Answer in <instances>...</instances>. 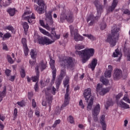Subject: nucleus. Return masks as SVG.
I'll return each instance as SVG.
<instances>
[{"mask_svg": "<svg viewBox=\"0 0 130 130\" xmlns=\"http://www.w3.org/2000/svg\"><path fill=\"white\" fill-rule=\"evenodd\" d=\"M93 102L94 98L93 96H91L89 100V102L88 103L87 107V110H88V111H89V110H91V109H92V106H93Z\"/></svg>", "mask_w": 130, "mask_h": 130, "instance_id": "24", "label": "nucleus"}, {"mask_svg": "<svg viewBox=\"0 0 130 130\" xmlns=\"http://www.w3.org/2000/svg\"><path fill=\"white\" fill-rule=\"evenodd\" d=\"M68 23L74 22V15L69 12H62L60 15V23H63L65 21Z\"/></svg>", "mask_w": 130, "mask_h": 130, "instance_id": "5", "label": "nucleus"}, {"mask_svg": "<svg viewBox=\"0 0 130 130\" xmlns=\"http://www.w3.org/2000/svg\"><path fill=\"white\" fill-rule=\"evenodd\" d=\"M46 101H43L42 105L43 106H46L48 104L49 109L51 108V103H52V101L51 100V96L47 95L46 96Z\"/></svg>", "mask_w": 130, "mask_h": 130, "instance_id": "16", "label": "nucleus"}, {"mask_svg": "<svg viewBox=\"0 0 130 130\" xmlns=\"http://www.w3.org/2000/svg\"><path fill=\"white\" fill-rule=\"evenodd\" d=\"M100 123L102 125L103 130H106L107 127V125L106 124V122L105 121V115H103L101 116V119L100 120Z\"/></svg>", "mask_w": 130, "mask_h": 130, "instance_id": "18", "label": "nucleus"}, {"mask_svg": "<svg viewBox=\"0 0 130 130\" xmlns=\"http://www.w3.org/2000/svg\"><path fill=\"white\" fill-rule=\"evenodd\" d=\"M83 36H85V37H87L88 39L92 40V41L95 39V37L93 36L92 35L83 34Z\"/></svg>", "mask_w": 130, "mask_h": 130, "instance_id": "41", "label": "nucleus"}, {"mask_svg": "<svg viewBox=\"0 0 130 130\" xmlns=\"http://www.w3.org/2000/svg\"><path fill=\"white\" fill-rule=\"evenodd\" d=\"M70 29L71 36H72V35H74V26H73V25H71L70 26Z\"/></svg>", "mask_w": 130, "mask_h": 130, "instance_id": "57", "label": "nucleus"}, {"mask_svg": "<svg viewBox=\"0 0 130 130\" xmlns=\"http://www.w3.org/2000/svg\"><path fill=\"white\" fill-rule=\"evenodd\" d=\"M52 12L51 11H48L45 14V20L47 21V23H48L50 25V26H52V25H53V19H52Z\"/></svg>", "mask_w": 130, "mask_h": 130, "instance_id": "11", "label": "nucleus"}, {"mask_svg": "<svg viewBox=\"0 0 130 130\" xmlns=\"http://www.w3.org/2000/svg\"><path fill=\"white\" fill-rule=\"evenodd\" d=\"M55 63V61L52 59H51L50 60V65L51 69L52 70V79L51 81L52 84L54 83V82H55V78H56V69L55 68V66H54Z\"/></svg>", "mask_w": 130, "mask_h": 130, "instance_id": "8", "label": "nucleus"}, {"mask_svg": "<svg viewBox=\"0 0 130 130\" xmlns=\"http://www.w3.org/2000/svg\"><path fill=\"white\" fill-rule=\"evenodd\" d=\"M30 56L32 59H35L36 58V56H37V53L34 50H31L30 53Z\"/></svg>", "mask_w": 130, "mask_h": 130, "instance_id": "34", "label": "nucleus"}, {"mask_svg": "<svg viewBox=\"0 0 130 130\" xmlns=\"http://www.w3.org/2000/svg\"><path fill=\"white\" fill-rule=\"evenodd\" d=\"M59 63L61 67L63 68L61 70L59 78L63 79L66 77V67L68 69L73 68V58L71 57H66L63 58H59Z\"/></svg>", "mask_w": 130, "mask_h": 130, "instance_id": "2", "label": "nucleus"}, {"mask_svg": "<svg viewBox=\"0 0 130 130\" xmlns=\"http://www.w3.org/2000/svg\"><path fill=\"white\" fill-rule=\"evenodd\" d=\"M10 37H12V35H11L10 33L8 32L4 34L3 36V39H9V38H10Z\"/></svg>", "mask_w": 130, "mask_h": 130, "instance_id": "46", "label": "nucleus"}, {"mask_svg": "<svg viewBox=\"0 0 130 130\" xmlns=\"http://www.w3.org/2000/svg\"><path fill=\"white\" fill-rule=\"evenodd\" d=\"M6 30H9V31H11L13 33L14 32V27L12 26V25H9L8 26L5 27Z\"/></svg>", "mask_w": 130, "mask_h": 130, "instance_id": "47", "label": "nucleus"}, {"mask_svg": "<svg viewBox=\"0 0 130 130\" xmlns=\"http://www.w3.org/2000/svg\"><path fill=\"white\" fill-rule=\"evenodd\" d=\"M123 100L124 101H125V102H126V103H129V104H130V100L129 98H128V95H127V93H126L124 97L123 98Z\"/></svg>", "mask_w": 130, "mask_h": 130, "instance_id": "40", "label": "nucleus"}, {"mask_svg": "<svg viewBox=\"0 0 130 130\" xmlns=\"http://www.w3.org/2000/svg\"><path fill=\"white\" fill-rule=\"evenodd\" d=\"M69 83H70V77L69 76H66L65 80L63 81V85L64 88L67 87L68 85H69Z\"/></svg>", "mask_w": 130, "mask_h": 130, "instance_id": "37", "label": "nucleus"}, {"mask_svg": "<svg viewBox=\"0 0 130 130\" xmlns=\"http://www.w3.org/2000/svg\"><path fill=\"white\" fill-rule=\"evenodd\" d=\"M4 128H5V125L2 121H0V130H4Z\"/></svg>", "mask_w": 130, "mask_h": 130, "instance_id": "61", "label": "nucleus"}, {"mask_svg": "<svg viewBox=\"0 0 130 130\" xmlns=\"http://www.w3.org/2000/svg\"><path fill=\"white\" fill-rule=\"evenodd\" d=\"M34 88L36 92L38 91V89H39L38 82H36Z\"/></svg>", "mask_w": 130, "mask_h": 130, "instance_id": "62", "label": "nucleus"}, {"mask_svg": "<svg viewBox=\"0 0 130 130\" xmlns=\"http://www.w3.org/2000/svg\"><path fill=\"white\" fill-rule=\"evenodd\" d=\"M37 67H39V70L40 69L41 72H42L43 70H45L46 69V64L44 63L43 61H41L39 65H38Z\"/></svg>", "mask_w": 130, "mask_h": 130, "instance_id": "27", "label": "nucleus"}, {"mask_svg": "<svg viewBox=\"0 0 130 130\" xmlns=\"http://www.w3.org/2000/svg\"><path fill=\"white\" fill-rule=\"evenodd\" d=\"M107 71H108V72H110L111 73H112V71H113V67H112L111 65L108 66V70Z\"/></svg>", "mask_w": 130, "mask_h": 130, "instance_id": "56", "label": "nucleus"}, {"mask_svg": "<svg viewBox=\"0 0 130 130\" xmlns=\"http://www.w3.org/2000/svg\"><path fill=\"white\" fill-rule=\"evenodd\" d=\"M84 48H85V45L78 44L75 46V49L77 50H81V49H84Z\"/></svg>", "mask_w": 130, "mask_h": 130, "instance_id": "35", "label": "nucleus"}, {"mask_svg": "<svg viewBox=\"0 0 130 130\" xmlns=\"http://www.w3.org/2000/svg\"><path fill=\"white\" fill-rule=\"evenodd\" d=\"M60 122H61V121L60 120V119H58V120H56L54 121V124L52 125V127H56L58 124H59Z\"/></svg>", "mask_w": 130, "mask_h": 130, "instance_id": "42", "label": "nucleus"}, {"mask_svg": "<svg viewBox=\"0 0 130 130\" xmlns=\"http://www.w3.org/2000/svg\"><path fill=\"white\" fill-rule=\"evenodd\" d=\"M32 106L33 108H36V106H37V104L35 102V99L32 100Z\"/></svg>", "mask_w": 130, "mask_h": 130, "instance_id": "54", "label": "nucleus"}, {"mask_svg": "<svg viewBox=\"0 0 130 130\" xmlns=\"http://www.w3.org/2000/svg\"><path fill=\"white\" fill-rule=\"evenodd\" d=\"M0 119H1V120H2V121H5V119H6V117L0 114Z\"/></svg>", "mask_w": 130, "mask_h": 130, "instance_id": "64", "label": "nucleus"}, {"mask_svg": "<svg viewBox=\"0 0 130 130\" xmlns=\"http://www.w3.org/2000/svg\"><path fill=\"white\" fill-rule=\"evenodd\" d=\"M121 97H122V93H120L116 96V100H119V99H120V98H121Z\"/></svg>", "mask_w": 130, "mask_h": 130, "instance_id": "58", "label": "nucleus"}, {"mask_svg": "<svg viewBox=\"0 0 130 130\" xmlns=\"http://www.w3.org/2000/svg\"><path fill=\"white\" fill-rule=\"evenodd\" d=\"M24 47V53L25 56H27L28 55V53L29 52V49L28 48V46H26Z\"/></svg>", "mask_w": 130, "mask_h": 130, "instance_id": "45", "label": "nucleus"}, {"mask_svg": "<svg viewBox=\"0 0 130 130\" xmlns=\"http://www.w3.org/2000/svg\"><path fill=\"white\" fill-rule=\"evenodd\" d=\"M11 70H9V69H6L5 71V74L6 75V76H7V77H10V75L11 74Z\"/></svg>", "mask_w": 130, "mask_h": 130, "instance_id": "55", "label": "nucleus"}, {"mask_svg": "<svg viewBox=\"0 0 130 130\" xmlns=\"http://www.w3.org/2000/svg\"><path fill=\"white\" fill-rule=\"evenodd\" d=\"M110 89L109 88H103L102 85H100V83H98L96 86V92L99 93L100 95L102 96H104L105 94L108 93Z\"/></svg>", "mask_w": 130, "mask_h": 130, "instance_id": "9", "label": "nucleus"}, {"mask_svg": "<svg viewBox=\"0 0 130 130\" xmlns=\"http://www.w3.org/2000/svg\"><path fill=\"white\" fill-rule=\"evenodd\" d=\"M119 31H120V28L117 27L116 25H114L112 27L111 34L108 35L106 42L109 43L112 47L115 46L116 43H117V41L119 40Z\"/></svg>", "mask_w": 130, "mask_h": 130, "instance_id": "1", "label": "nucleus"}, {"mask_svg": "<svg viewBox=\"0 0 130 130\" xmlns=\"http://www.w3.org/2000/svg\"><path fill=\"white\" fill-rule=\"evenodd\" d=\"M100 110H101V108L99 104H96L94 108L92 109V113L93 116V120L95 122L98 121V115L100 113Z\"/></svg>", "mask_w": 130, "mask_h": 130, "instance_id": "6", "label": "nucleus"}, {"mask_svg": "<svg viewBox=\"0 0 130 130\" xmlns=\"http://www.w3.org/2000/svg\"><path fill=\"white\" fill-rule=\"evenodd\" d=\"M61 82H62V78H60V77H58L56 80V88L57 91H58V89H59V86H60V84H61Z\"/></svg>", "mask_w": 130, "mask_h": 130, "instance_id": "28", "label": "nucleus"}, {"mask_svg": "<svg viewBox=\"0 0 130 130\" xmlns=\"http://www.w3.org/2000/svg\"><path fill=\"white\" fill-rule=\"evenodd\" d=\"M34 9L35 11H36V12H37L38 14H39L40 15L44 13V7L35 5Z\"/></svg>", "mask_w": 130, "mask_h": 130, "instance_id": "20", "label": "nucleus"}, {"mask_svg": "<svg viewBox=\"0 0 130 130\" xmlns=\"http://www.w3.org/2000/svg\"><path fill=\"white\" fill-rule=\"evenodd\" d=\"M36 4H37L39 7H45V3L43 0H37Z\"/></svg>", "mask_w": 130, "mask_h": 130, "instance_id": "30", "label": "nucleus"}, {"mask_svg": "<svg viewBox=\"0 0 130 130\" xmlns=\"http://www.w3.org/2000/svg\"><path fill=\"white\" fill-rule=\"evenodd\" d=\"M106 23L104 22H102L101 24V29L102 30H104L106 28Z\"/></svg>", "mask_w": 130, "mask_h": 130, "instance_id": "51", "label": "nucleus"}, {"mask_svg": "<svg viewBox=\"0 0 130 130\" xmlns=\"http://www.w3.org/2000/svg\"><path fill=\"white\" fill-rule=\"evenodd\" d=\"M123 14L125 15H130V11L128 9H125L123 12Z\"/></svg>", "mask_w": 130, "mask_h": 130, "instance_id": "60", "label": "nucleus"}, {"mask_svg": "<svg viewBox=\"0 0 130 130\" xmlns=\"http://www.w3.org/2000/svg\"><path fill=\"white\" fill-rule=\"evenodd\" d=\"M21 42H22V44H23V47H25V46H27V40L26 39V38H22V40H21Z\"/></svg>", "mask_w": 130, "mask_h": 130, "instance_id": "49", "label": "nucleus"}, {"mask_svg": "<svg viewBox=\"0 0 130 130\" xmlns=\"http://www.w3.org/2000/svg\"><path fill=\"white\" fill-rule=\"evenodd\" d=\"M34 39L35 43L38 42L39 44H42V45H50V44H52L55 41V40H51L47 37H41L37 34H35Z\"/></svg>", "mask_w": 130, "mask_h": 130, "instance_id": "4", "label": "nucleus"}, {"mask_svg": "<svg viewBox=\"0 0 130 130\" xmlns=\"http://www.w3.org/2000/svg\"><path fill=\"white\" fill-rule=\"evenodd\" d=\"M16 104H18L20 107H24L25 106V102L22 100L20 102H18Z\"/></svg>", "mask_w": 130, "mask_h": 130, "instance_id": "48", "label": "nucleus"}, {"mask_svg": "<svg viewBox=\"0 0 130 130\" xmlns=\"http://www.w3.org/2000/svg\"><path fill=\"white\" fill-rule=\"evenodd\" d=\"M36 76L31 77V80L34 82H36L39 80L40 72H39V67L38 66H37L36 68Z\"/></svg>", "mask_w": 130, "mask_h": 130, "instance_id": "19", "label": "nucleus"}, {"mask_svg": "<svg viewBox=\"0 0 130 130\" xmlns=\"http://www.w3.org/2000/svg\"><path fill=\"white\" fill-rule=\"evenodd\" d=\"M95 20H96V17L94 16V15L91 13L89 15H87V17L86 19L87 22H90L89 23V26H93V24L95 23Z\"/></svg>", "mask_w": 130, "mask_h": 130, "instance_id": "13", "label": "nucleus"}, {"mask_svg": "<svg viewBox=\"0 0 130 130\" xmlns=\"http://www.w3.org/2000/svg\"><path fill=\"white\" fill-rule=\"evenodd\" d=\"M122 56L121 53L119 51V50L118 49H116L115 50V52H113L112 57H118V60H120L121 57Z\"/></svg>", "mask_w": 130, "mask_h": 130, "instance_id": "22", "label": "nucleus"}, {"mask_svg": "<svg viewBox=\"0 0 130 130\" xmlns=\"http://www.w3.org/2000/svg\"><path fill=\"white\" fill-rule=\"evenodd\" d=\"M74 39L77 42L78 41H83V40H84V37L79 34L78 29H75L74 30Z\"/></svg>", "mask_w": 130, "mask_h": 130, "instance_id": "15", "label": "nucleus"}, {"mask_svg": "<svg viewBox=\"0 0 130 130\" xmlns=\"http://www.w3.org/2000/svg\"><path fill=\"white\" fill-rule=\"evenodd\" d=\"M39 29L41 33H42V34H44V35H46V36H50V34L48 31L45 30V29L42 28V27H39Z\"/></svg>", "mask_w": 130, "mask_h": 130, "instance_id": "31", "label": "nucleus"}, {"mask_svg": "<svg viewBox=\"0 0 130 130\" xmlns=\"http://www.w3.org/2000/svg\"><path fill=\"white\" fill-rule=\"evenodd\" d=\"M112 105H113L112 101H108L107 102L106 105H105V106L106 109H108V107H109V106H112Z\"/></svg>", "mask_w": 130, "mask_h": 130, "instance_id": "38", "label": "nucleus"}, {"mask_svg": "<svg viewBox=\"0 0 130 130\" xmlns=\"http://www.w3.org/2000/svg\"><path fill=\"white\" fill-rule=\"evenodd\" d=\"M79 105L81 106V108L82 109H84V108H85V106H84V104L83 103V101L82 100L80 101Z\"/></svg>", "mask_w": 130, "mask_h": 130, "instance_id": "59", "label": "nucleus"}, {"mask_svg": "<svg viewBox=\"0 0 130 130\" xmlns=\"http://www.w3.org/2000/svg\"><path fill=\"white\" fill-rule=\"evenodd\" d=\"M7 12L11 17H13V16H15V14H16V9L9 8L7 9Z\"/></svg>", "mask_w": 130, "mask_h": 130, "instance_id": "26", "label": "nucleus"}, {"mask_svg": "<svg viewBox=\"0 0 130 130\" xmlns=\"http://www.w3.org/2000/svg\"><path fill=\"white\" fill-rule=\"evenodd\" d=\"M95 52V50L93 48L90 49H85L84 50H82L81 51H76L75 53L78 54L79 56H81L82 59V62L83 63H85L90 59V57L91 56H93L94 55V53Z\"/></svg>", "mask_w": 130, "mask_h": 130, "instance_id": "3", "label": "nucleus"}, {"mask_svg": "<svg viewBox=\"0 0 130 130\" xmlns=\"http://www.w3.org/2000/svg\"><path fill=\"white\" fill-rule=\"evenodd\" d=\"M20 74L21 78H25L26 77V71H25V69H21L20 71Z\"/></svg>", "mask_w": 130, "mask_h": 130, "instance_id": "39", "label": "nucleus"}, {"mask_svg": "<svg viewBox=\"0 0 130 130\" xmlns=\"http://www.w3.org/2000/svg\"><path fill=\"white\" fill-rule=\"evenodd\" d=\"M100 81L103 83L104 85H107L109 83V80L107 79L104 78V77H101L100 79Z\"/></svg>", "mask_w": 130, "mask_h": 130, "instance_id": "33", "label": "nucleus"}, {"mask_svg": "<svg viewBox=\"0 0 130 130\" xmlns=\"http://www.w3.org/2000/svg\"><path fill=\"white\" fill-rule=\"evenodd\" d=\"M48 91L50 92L53 95H55L56 93V91H58V89L57 90V88H55L54 86H51L50 88H48Z\"/></svg>", "mask_w": 130, "mask_h": 130, "instance_id": "29", "label": "nucleus"}, {"mask_svg": "<svg viewBox=\"0 0 130 130\" xmlns=\"http://www.w3.org/2000/svg\"><path fill=\"white\" fill-rule=\"evenodd\" d=\"M119 105L121 108H124V109H129V105H128L127 104L123 102L122 100H121L119 103Z\"/></svg>", "mask_w": 130, "mask_h": 130, "instance_id": "25", "label": "nucleus"}, {"mask_svg": "<svg viewBox=\"0 0 130 130\" xmlns=\"http://www.w3.org/2000/svg\"><path fill=\"white\" fill-rule=\"evenodd\" d=\"M117 5H118V0H113L112 5L108 8V12L110 13V12H113L115 8L117 7Z\"/></svg>", "mask_w": 130, "mask_h": 130, "instance_id": "17", "label": "nucleus"}, {"mask_svg": "<svg viewBox=\"0 0 130 130\" xmlns=\"http://www.w3.org/2000/svg\"><path fill=\"white\" fill-rule=\"evenodd\" d=\"M83 96L86 101L88 102L89 101V99H91V88H88L84 90V92L83 93Z\"/></svg>", "mask_w": 130, "mask_h": 130, "instance_id": "14", "label": "nucleus"}, {"mask_svg": "<svg viewBox=\"0 0 130 130\" xmlns=\"http://www.w3.org/2000/svg\"><path fill=\"white\" fill-rule=\"evenodd\" d=\"M105 77L106 78H111V72L107 70L105 72Z\"/></svg>", "mask_w": 130, "mask_h": 130, "instance_id": "43", "label": "nucleus"}, {"mask_svg": "<svg viewBox=\"0 0 130 130\" xmlns=\"http://www.w3.org/2000/svg\"><path fill=\"white\" fill-rule=\"evenodd\" d=\"M27 97H28V100H30V101H31V100H32V99L33 98V92H28Z\"/></svg>", "mask_w": 130, "mask_h": 130, "instance_id": "50", "label": "nucleus"}, {"mask_svg": "<svg viewBox=\"0 0 130 130\" xmlns=\"http://www.w3.org/2000/svg\"><path fill=\"white\" fill-rule=\"evenodd\" d=\"M40 24L42 27H45V24H44V21L42 20H40Z\"/></svg>", "mask_w": 130, "mask_h": 130, "instance_id": "63", "label": "nucleus"}, {"mask_svg": "<svg viewBox=\"0 0 130 130\" xmlns=\"http://www.w3.org/2000/svg\"><path fill=\"white\" fill-rule=\"evenodd\" d=\"M7 59L8 62L10 63L11 64H12V63H14V60H13V58H12V57L10 55H7Z\"/></svg>", "mask_w": 130, "mask_h": 130, "instance_id": "44", "label": "nucleus"}, {"mask_svg": "<svg viewBox=\"0 0 130 130\" xmlns=\"http://www.w3.org/2000/svg\"><path fill=\"white\" fill-rule=\"evenodd\" d=\"M95 7L96 8L97 13L98 15L101 16V13L103 12V6L99 3V0H95L93 2Z\"/></svg>", "mask_w": 130, "mask_h": 130, "instance_id": "12", "label": "nucleus"}, {"mask_svg": "<svg viewBox=\"0 0 130 130\" xmlns=\"http://www.w3.org/2000/svg\"><path fill=\"white\" fill-rule=\"evenodd\" d=\"M113 77L114 81H118L122 78V71L119 69H115L114 71Z\"/></svg>", "mask_w": 130, "mask_h": 130, "instance_id": "10", "label": "nucleus"}, {"mask_svg": "<svg viewBox=\"0 0 130 130\" xmlns=\"http://www.w3.org/2000/svg\"><path fill=\"white\" fill-rule=\"evenodd\" d=\"M22 26L24 30V32H27V31H28V29H29V25H28V23L26 22H23L22 23Z\"/></svg>", "mask_w": 130, "mask_h": 130, "instance_id": "36", "label": "nucleus"}, {"mask_svg": "<svg viewBox=\"0 0 130 130\" xmlns=\"http://www.w3.org/2000/svg\"><path fill=\"white\" fill-rule=\"evenodd\" d=\"M33 19L34 20H35V19H36L35 14L32 13L31 16H27L24 17V20H27V22H30V19Z\"/></svg>", "mask_w": 130, "mask_h": 130, "instance_id": "32", "label": "nucleus"}, {"mask_svg": "<svg viewBox=\"0 0 130 130\" xmlns=\"http://www.w3.org/2000/svg\"><path fill=\"white\" fill-rule=\"evenodd\" d=\"M69 122L70 123H75V120H74V117H73V116H69Z\"/></svg>", "mask_w": 130, "mask_h": 130, "instance_id": "53", "label": "nucleus"}, {"mask_svg": "<svg viewBox=\"0 0 130 130\" xmlns=\"http://www.w3.org/2000/svg\"><path fill=\"white\" fill-rule=\"evenodd\" d=\"M67 89H66V93L64 95V103L62 104V106L61 107V109L62 108H64V107H67L69 104H70V94H69V92H70V85H66Z\"/></svg>", "mask_w": 130, "mask_h": 130, "instance_id": "7", "label": "nucleus"}, {"mask_svg": "<svg viewBox=\"0 0 130 130\" xmlns=\"http://www.w3.org/2000/svg\"><path fill=\"white\" fill-rule=\"evenodd\" d=\"M7 95V87H5L2 91H0V102H2V101Z\"/></svg>", "mask_w": 130, "mask_h": 130, "instance_id": "23", "label": "nucleus"}, {"mask_svg": "<svg viewBox=\"0 0 130 130\" xmlns=\"http://www.w3.org/2000/svg\"><path fill=\"white\" fill-rule=\"evenodd\" d=\"M98 60L96 58H93L91 60V62L89 64L88 68L91 69L92 71H94L95 70V68H96V66H97V62Z\"/></svg>", "mask_w": 130, "mask_h": 130, "instance_id": "21", "label": "nucleus"}, {"mask_svg": "<svg viewBox=\"0 0 130 130\" xmlns=\"http://www.w3.org/2000/svg\"><path fill=\"white\" fill-rule=\"evenodd\" d=\"M14 118H16L18 116V109L15 108L13 113Z\"/></svg>", "mask_w": 130, "mask_h": 130, "instance_id": "52", "label": "nucleus"}]
</instances>
